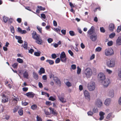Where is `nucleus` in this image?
Listing matches in <instances>:
<instances>
[{"label": "nucleus", "instance_id": "1", "mask_svg": "<svg viewBox=\"0 0 121 121\" xmlns=\"http://www.w3.org/2000/svg\"><path fill=\"white\" fill-rule=\"evenodd\" d=\"M32 37L35 40V42L39 44H41L43 43V40L39 35L37 34L36 32L34 31L32 34Z\"/></svg>", "mask_w": 121, "mask_h": 121}, {"label": "nucleus", "instance_id": "2", "mask_svg": "<svg viewBox=\"0 0 121 121\" xmlns=\"http://www.w3.org/2000/svg\"><path fill=\"white\" fill-rule=\"evenodd\" d=\"M105 55L106 56H110L114 54L113 50L111 48L106 49L105 51Z\"/></svg>", "mask_w": 121, "mask_h": 121}, {"label": "nucleus", "instance_id": "3", "mask_svg": "<svg viewBox=\"0 0 121 121\" xmlns=\"http://www.w3.org/2000/svg\"><path fill=\"white\" fill-rule=\"evenodd\" d=\"M87 88L90 91L94 90L95 89V83L93 82H91L88 84Z\"/></svg>", "mask_w": 121, "mask_h": 121}, {"label": "nucleus", "instance_id": "4", "mask_svg": "<svg viewBox=\"0 0 121 121\" xmlns=\"http://www.w3.org/2000/svg\"><path fill=\"white\" fill-rule=\"evenodd\" d=\"M85 73L87 78H90L92 74L91 69L89 68H87L85 70Z\"/></svg>", "mask_w": 121, "mask_h": 121}, {"label": "nucleus", "instance_id": "5", "mask_svg": "<svg viewBox=\"0 0 121 121\" xmlns=\"http://www.w3.org/2000/svg\"><path fill=\"white\" fill-rule=\"evenodd\" d=\"M60 60L63 62H65L66 61V56L65 52H63L60 55Z\"/></svg>", "mask_w": 121, "mask_h": 121}, {"label": "nucleus", "instance_id": "6", "mask_svg": "<svg viewBox=\"0 0 121 121\" xmlns=\"http://www.w3.org/2000/svg\"><path fill=\"white\" fill-rule=\"evenodd\" d=\"M101 82L103 85L105 87H107L110 83V81L109 79L106 78L102 81Z\"/></svg>", "mask_w": 121, "mask_h": 121}, {"label": "nucleus", "instance_id": "7", "mask_svg": "<svg viewBox=\"0 0 121 121\" xmlns=\"http://www.w3.org/2000/svg\"><path fill=\"white\" fill-rule=\"evenodd\" d=\"M115 63V61L111 59L107 62V66L109 67H112L114 66Z\"/></svg>", "mask_w": 121, "mask_h": 121}, {"label": "nucleus", "instance_id": "8", "mask_svg": "<svg viewBox=\"0 0 121 121\" xmlns=\"http://www.w3.org/2000/svg\"><path fill=\"white\" fill-rule=\"evenodd\" d=\"M84 96L86 99H88L89 100H90V95L89 93L88 92L85 90L84 92Z\"/></svg>", "mask_w": 121, "mask_h": 121}, {"label": "nucleus", "instance_id": "9", "mask_svg": "<svg viewBox=\"0 0 121 121\" xmlns=\"http://www.w3.org/2000/svg\"><path fill=\"white\" fill-rule=\"evenodd\" d=\"M98 77L102 81L106 79L105 75L102 73H100L98 75Z\"/></svg>", "mask_w": 121, "mask_h": 121}, {"label": "nucleus", "instance_id": "10", "mask_svg": "<svg viewBox=\"0 0 121 121\" xmlns=\"http://www.w3.org/2000/svg\"><path fill=\"white\" fill-rule=\"evenodd\" d=\"M91 39L93 41H95L97 39V36L96 34H93L90 35Z\"/></svg>", "mask_w": 121, "mask_h": 121}, {"label": "nucleus", "instance_id": "11", "mask_svg": "<svg viewBox=\"0 0 121 121\" xmlns=\"http://www.w3.org/2000/svg\"><path fill=\"white\" fill-rule=\"evenodd\" d=\"M53 79L56 83L60 86L61 85V82L60 79L57 77H54Z\"/></svg>", "mask_w": 121, "mask_h": 121}, {"label": "nucleus", "instance_id": "12", "mask_svg": "<svg viewBox=\"0 0 121 121\" xmlns=\"http://www.w3.org/2000/svg\"><path fill=\"white\" fill-rule=\"evenodd\" d=\"M95 103L96 105L98 107H101L102 104L101 101L99 99H97Z\"/></svg>", "mask_w": 121, "mask_h": 121}, {"label": "nucleus", "instance_id": "13", "mask_svg": "<svg viewBox=\"0 0 121 121\" xmlns=\"http://www.w3.org/2000/svg\"><path fill=\"white\" fill-rule=\"evenodd\" d=\"M25 95L28 97L33 98L35 94L33 92H29L26 93Z\"/></svg>", "mask_w": 121, "mask_h": 121}, {"label": "nucleus", "instance_id": "14", "mask_svg": "<svg viewBox=\"0 0 121 121\" xmlns=\"http://www.w3.org/2000/svg\"><path fill=\"white\" fill-rule=\"evenodd\" d=\"M49 109L52 114L54 115H57V112L54 109V108H52L51 107H50L49 108Z\"/></svg>", "mask_w": 121, "mask_h": 121}, {"label": "nucleus", "instance_id": "15", "mask_svg": "<svg viewBox=\"0 0 121 121\" xmlns=\"http://www.w3.org/2000/svg\"><path fill=\"white\" fill-rule=\"evenodd\" d=\"M94 31V27L93 26H92L90 29L88 30L87 32L88 34H89L90 35L93 33Z\"/></svg>", "mask_w": 121, "mask_h": 121}, {"label": "nucleus", "instance_id": "16", "mask_svg": "<svg viewBox=\"0 0 121 121\" xmlns=\"http://www.w3.org/2000/svg\"><path fill=\"white\" fill-rule=\"evenodd\" d=\"M116 44L117 45H121V36L118 37L116 41Z\"/></svg>", "mask_w": 121, "mask_h": 121}, {"label": "nucleus", "instance_id": "17", "mask_svg": "<svg viewBox=\"0 0 121 121\" xmlns=\"http://www.w3.org/2000/svg\"><path fill=\"white\" fill-rule=\"evenodd\" d=\"M105 113L102 112H100L99 113V115L100 117L99 118V120H101L103 119L104 118V116Z\"/></svg>", "mask_w": 121, "mask_h": 121}, {"label": "nucleus", "instance_id": "18", "mask_svg": "<svg viewBox=\"0 0 121 121\" xmlns=\"http://www.w3.org/2000/svg\"><path fill=\"white\" fill-rule=\"evenodd\" d=\"M45 73V70L44 68L42 67L40 69L39 72V73L40 75L44 73Z\"/></svg>", "mask_w": 121, "mask_h": 121}, {"label": "nucleus", "instance_id": "19", "mask_svg": "<svg viewBox=\"0 0 121 121\" xmlns=\"http://www.w3.org/2000/svg\"><path fill=\"white\" fill-rule=\"evenodd\" d=\"M114 28V25L113 24L111 23L109 25V29L110 30L112 31Z\"/></svg>", "mask_w": 121, "mask_h": 121}, {"label": "nucleus", "instance_id": "20", "mask_svg": "<svg viewBox=\"0 0 121 121\" xmlns=\"http://www.w3.org/2000/svg\"><path fill=\"white\" fill-rule=\"evenodd\" d=\"M110 99L109 98L107 99L104 102L106 106L109 105V104H110Z\"/></svg>", "mask_w": 121, "mask_h": 121}, {"label": "nucleus", "instance_id": "21", "mask_svg": "<svg viewBox=\"0 0 121 121\" xmlns=\"http://www.w3.org/2000/svg\"><path fill=\"white\" fill-rule=\"evenodd\" d=\"M58 98L61 101L62 103H64L66 102V99L60 96Z\"/></svg>", "mask_w": 121, "mask_h": 121}, {"label": "nucleus", "instance_id": "22", "mask_svg": "<svg viewBox=\"0 0 121 121\" xmlns=\"http://www.w3.org/2000/svg\"><path fill=\"white\" fill-rule=\"evenodd\" d=\"M68 80L67 79H65L64 80V82L65 83L66 85L68 87H70L71 86V83L69 82H67V81Z\"/></svg>", "mask_w": 121, "mask_h": 121}, {"label": "nucleus", "instance_id": "23", "mask_svg": "<svg viewBox=\"0 0 121 121\" xmlns=\"http://www.w3.org/2000/svg\"><path fill=\"white\" fill-rule=\"evenodd\" d=\"M23 75L24 78L27 79H28V77L29 75L28 73L26 71H25L24 73H23Z\"/></svg>", "mask_w": 121, "mask_h": 121}, {"label": "nucleus", "instance_id": "24", "mask_svg": "<svg viewBox=\"0 0 121 121\" xmlns=\"http://www.w3.org/2000/svg\"><path fill=\"white\" fill-rule=\"evenodd\" d=\"M108 95L109 96L111 97H113L114 95L113 90H110V91L109 92Z\"/></svg>", "mask_w": 121, "mask_h": 121}, {"label": "nucleus", "instance_id": "25", "mask_svg": "<svg viewBox=\"0 0 121 121\" xmlns=\"http://www.w3.org/2000/svg\"><path fill=\"white\" fill-rule=\"evenodd\" d=\"M46 61V62L48 63L50 65H52L54 63V62L53 60H47Z\"/></svg>", "mask_w": 121, "mask_h": 121}, {"label": "nucleus", "instance_id": "26", "mask_svg": "<svg viewBox=\"0 0 121 121\" xmlns=\"http://www.w3.org/2000/svg\"><path fill=\"white\" fill-rule=\"evenodd\" d=\"M69 4L71 8H76L77 6L74 4H73L71 2H69Z\"/></svg>", "mask_w": 121, "mask_h": 121}, {"label": "nucleus", "instance_id": "27", "mask_svg": "<svg viewBox=\"0 0 121 121\" xmlns=\"http://www.w3.org/2000/svg\"><path fill=\"white\" fill-rule=\"evenodd\" d=\"M33 77L34 78L36 79H38V74L35 72L33 73Z\"/></svg>", "mask_w": 121, "mask_h": 121}, {"label": "nucleus", "instance_id": "28", "mask_svg": "<svg viewBox=\"0 0 121 121\" xmlns=\"http://www.w3.org/2000/svg\"><path fill=\"white\" fill-rule=\"evenodd\" d=\"M37 7L40 11H44L46 9L44 7H43L41 6H38Z\"/></svg>", "mask_w": 121, "mask_h": 121}, {"label": "nucleus", "instance_id": "29", "mask_svg": "<svg viewBox=\"0 0 121 121\" xmlns=\"http://www.w3.org/2000/svg\"><path fill=\"white\" fill-rule=\"evenodd\" d=\"M37 106L36 104H33L31 106V108L33 110H35L37 109Z\"/></svg>", "mask_w": 121, "mask_h": 121}, {"label": "nucleus", "instance_id": "30", "mask_svg": "<svg viewBox=\"0 0 121 121\" xmlns=\"http://www.w3.org/2000/svg\"><path fill=\"white\" fill-rule=\"evenodd\" d=\"M8 98H3L2 100V102L5 103L8 101Z\"/></svg>", "mask_w": 121, "mask_h": 121}, {"label": "nucleus", "instance_id": "31", "mask_svg": "<svg viewBox=\"0 0 121 121\" xmlns=\"http://www.w3.org/2000/svg\"><path fill=\"white\" fill-rule=\"evenodd\" d=\"M3 20L4 22L5 23H6L9 19L8 17H3Z\"/></svg>", "mask_w": 121, "mask_h": 121}, {"label": "nucleus", "instance_id": "32", "mask_svg": "<svg viewBox=\"0 0 121 121\" xmlns=\"http://www.w3.org/2000/svg\"><path fill=\"white\" fill-rule=\"evenodd\" d=\"M17 61L19 63H23V60L20 58H18L17 59Z\"/></svg>", "mask_w": 121, "mask_h": 121}, {"label": "nucleus", "instance_id": "33", "mask_svg": "<svg viewBox=\"0 0 121 121\" xmlns=\"http://www.w3.org/2000/svg\"><path fill=\"white\" fill-rule=\"evenodd\" d=\"M115 36V34L114 33H112L109 35V38H113Z\"/></svg>", "mask_w": 121, "mask_h": 121}, {"label": "nucleus", "instance_id": "34", "mask_svg": "<svg viewBox=\"0 0 121 121\" xmlns=\"http://www.w3.org/2000/svg\"><path fill=\"white\" fill-rule=\"evenodd\" d=\"M77 73L79 74L81 71V69L80 68L79 66H78L77 67Z\"/></svg>", "mask_w": 121, "mask_h": 121}, {"label": "nucleus", "instance_id": "35", "mask_svg": "<svg viewBox=\"0 0 121 121\" xmlns=\"http://www.w3.org/2000/svg\"><path fill=\"white\" fill-rule=\"evenodd\" d=\"M18 113L20 116L22 115L23 113V111L22 109H20L18 111Z\"/></svg>", "mask_w": 121, "mask_h": 121}, {"label": "nucleus", "instance_id": "36", "mask_svg": "<svg viewBox=\"0 0 121 121\" xmlns=\"http://www.w3.org/2000/svg\"><path fill=\"white\" fill-rule=\"evenodd\" d=\"M27 43L26 42H25L24 43L23 46V48L25 49H27Z\"/></svg>", "mask_w": 121, "mask_h": 121}, {"label": "nucleus", "instance_id": "37", "mask_svg": "<svg viewBox=\"0 0 121 121\" xmlns=\"http://www.w3.org/2000/svg\"><path fill=\"white\" fill-rule=\"evenodd\" d=\"M92 112L93 113H95L98 112V109L97 108H94L92 110Z\"/></svg>", "mask_w": 121, "mask_h": 121}, {"label": "nucleus", "instance_id": "38", "mask_svg": "<svg viewBox=\"0 0 121 121\" xmlns=\"http://www.w3.org/2000/svg\"><path fill=\"white\" fill-rule=\"evenodd\" d=\"M37 29L40 33H42V28L41 27H40L39 26H38L37 27Z\"/></svg>", "mask_w": 121, "mask_h": 121}, {"label": "nucleus", "instance_id": "39", "mask_svg": "<svg viewBox=\"0 0 121 121\" xmlns=\"http://www.w3.org/2000/svg\"><path fill=\"white\" fill-rule=\"evenodd\" d=\"M113 44V42L112 41L108 42L107 43V45L108 46H112Z\"/></svg>", "mask_w": 121, "mask_h": 121}, {"label": "nucleus", "instance_id": "40", "mask_svg": "<svg viewBox=\"0 0 121 121\" xmlns=\"http://www.w3.org/2000/svg\"><path fill=\"white\" fill-rule=\"evenodd\" d=\"M10 31L11 32L13 33H14V29L13 26H11Z\"/></svg>", "mask_w": 121, "mask_h": 121}, {"label": "nucleus", "instance_id": "41", "mask_svg": "<svg viewBox=\"0 0 121 121\" xmlns=\"http://www.w3.org/2000/svg\"><path fill=\"white\" fill-rule=\"evenodd\" d=\"M49 76L50 78H53L54 77V75L52 74L51 72L49 73Z\"/></svg>", "mask_w": 121, "mask_h": 121}, {"label": "nucleus", "instance_id": "42", "mask_svg": "<svg viewBox=\"0 0 121 121\" xmlns=\"http://www.w3.org/2000/svg\"><path fill=\"white\" fill-rule=\"evenodd\" d=\"M34 55L36 56H39L40 55V53L39 52H35L34 53Z\"/></svg>", "mask_w": 121, "mask_h": 121}, {"label": "nucleus", "instance_id": "43", "mask_svg": "<svg viewBox=\"0 0 121 121\" xmlns=\"http://www.w3.org/2000/svg\"><path fill=\"white\" fill-rule=\"evenodd\" d=\"M112 114V113H110L108 115H107V117L106 119H107L108 120H109L110 119V117L111 116V115Z\"/></svg>", "mask_w": 121, "mask_h": 121}, {"label": "nucleus", "instance_id": "44", "mask_svg": "<svg viewBox=\"0 0 121 121\" xmlns=\"http://www.w3.org/2000/svg\"><path fill=\"white\" fill-rule=\"evenodd\" d=\"M18 65V64L17 63H15L12 65V66L14 68H17Z\"/></svg>", "mask_w": 121, "mask_h": 121}, {"label": "nucleus", "instance_id": "45", "mask_svg": "<svg viewBox=\"0 0 121 121\" xmlns=\"http://www.w3.org/2000/svg\"><path fill=\"white\" fill-rule=\"evenodd\" d=\"M69 33L70 35L71 36H73L75 35L74 32L73 31H69Z\"/></svg>", "mask_w": 121, "mask_h": 121}, {"label": "nucleus", "instance_id": "46", "mask_svg": "<svg viewBox=\"0 0 121 121\" xmlns=\"http://www.w3.org/2000/svg\"><path fill=\"white\" fill-rule=\"evenodd\" d=\"M37 121H42V119L40 117L37 116L36 117Z\"/></svg>", "mask_w": 121, "mask_h": 121}, {"label": "nucleus", "instance_id": "47", "mask_svg": "<svg viewBox=\"0 0 121 121\" xmlns=\"http://www.w3.org/2000/svg\"><path fill=\"white\" fill-rule=\"evenodd\" d=\"M100 31L102 33H104L105 32V30L104 28L103 27H101L100 28Z\"/></svg>", "mask_w": 121, "mask_h": 121}, {"label": "nucleus", "instance_id": "48", "mask_svg": "<svg viewBox=\"0 0 121 121\" xmlns=\"http://www.w3.org/2000/svg\"><path fill=\"white\" fill-rule=\"evenodd\" d=\"M55 31L58 32H60V27L59 28H55Z\"/></svg>", "mask_w": 121, "mask_h": 121}, {"label": "nucleus", "instance_id": "49", "mask_svg": "<svg viewBox=\"0 0 121 121\" xmlns=\"http://www.w3.org/2000/svg\"><path fill=\"white\" fill-rule=\"evenodd\" d=\"M49 100H51L52 101H54L56 100V99L52 96H50L49 98Z\"/></svg>", "mask_w": 121, "mask_h": 121}, {"label": "nucleus", "instance_id": "50", "mask_svg": "<svg viewBox=\"0 0 121 121\" xmlns=\"http://www.w3.org/2000/svg\"><path fill=\"white\" fill-rule=\"evenodd\" d=\"M101 50V48L100 47H98L97 48L95 49L96 51L100 52Z\"/></svg>", "mask_w": 121, "mask_h": 121}, {"label": "nucleus", "instance_id": "51", "mask_svg": "<svg viewBox=\"0 0 121 121\" xmlns=\"http://www.w3.org/2000/svg\"><path fill=\"white\" fill-rule=\"evenodd\" d=\"M71 67L72 69L74 70L76 69V65L75 64H73L71 65Z\"/></svg>", "mask_w": 121, "mask_h": 121}, {"label": "nucleus", "instance_id": "52", "mask_svg": "<svg viewBox=\"0 0 121 121\" xmlns=\"http://www.w3.org/2000/svg\"><path fill=\"white\" fill-rule=\"evenodd\" d=\"M121 30V25L118 27L117 29V32H119Z\"/></svg>", "mask_w": 121, "mask_h": 121}, {"label": "nucleus", "instance_id": "53", "mask_svg": "<svg viewBox=\"0 0 121 121\" xmlns=\"http://www.w3.org/2000/svg\"><path fill=\"white\" fill-rule=\"evenodd\" d=\"M93 112H92L91 111H90L87 112V114L88 116H91L93 115Z\"/></svg>", "mask_w": 121, "mask_h": 121}, {"label": "nucleus", "instance_id": "54", "mask_svg": "<svg viewBox=\"0 0 121 121\" xmlns=\"http://www.w3.org/2000/svg\"><path fill=\"white\" fill-rule=\"evenodd\" d=\"M47 40L48 42L50 43H51L53 41V39L51 38H48Z\"/></svg>", "mask_w": 121, "mask_h": 121}, {"label": "nucleus", "instance_id": "55", "mask_svg": "<svg viewBox=\"0 0 121 121\" xmlns=\"http://www.w3.org/2000/svg\"><path fill=\"white\" fill-rule=\"evenodd\" d=\"M45 114L47 115H49L50 114V113L48 111H46L45 110L44 111Z\"/></svg>", "mask_w": 121, "mask_h": 121}, {"label": "nucleus", "instance_id": "56", "mask_svg": "<svg viewBox=\"0 0 121 121\" xmlns=\"http://www.w3.org/2000/svg\"><path fill=\"white\" fill-rule=\"evenodd\" d=\"M51 56H52V58L53 59H54L56 58L57 57L56 55L55 54H52V55Z\"/></svg>", "mask_w": 121, "mask_h": 121}, {"label": "nucleus", "instance_id": "57", "mask_svg": "<svg viewBox=\"0 0 121 121\" xmlns=\"http://www.w3.org/2000/svg\"><path fill=\"white\" fill-rule=\"evenodd\" d=\"M118 76L119 77L121 78V68L120 69L118 73Z\"/></svg>", "mask_w": 121, "mask_h": 121}, {"label": "nucleus", "instance_id": "58", "mask_svg": "<svg viewBox=\"0 0 121 121\" xmlns=\"http://www.w3.org/2000/svg\"><path fill=\"white\" fill-rule=\"evenodd\" d=\"M41 17L44 19L46 18V16L45 15L44 13H42L41 14Z\"/></svg>", "mask_w": 121, "mask_h": 121}, {"label": "nucleus", "instance_id": "59", "mask_svg": "<svg viewBox=\"0 0 121 121\" xmlns=\"http://www.w3.org/2000/svg\"><path fill=\"white\" fill-rule=\"evenodd\" d=\"M60 61V59L59 58H58L55 60V63H59Z\"/></svg>", "mask_w": 121, "mask_h": 121}, {"label": "nucleus", "instance_id": "60", "mask_svg": "<svg viewBox=\"0 0 121 121\" xmlns=\"http://www.w3.org/2000/svg\"><path fill=\"white\" fill-rule=\"evenodd\" d=\"M106 71L109 74H111L112 72V70H111L109 69H106Z\"/></svg>", "mask_w": 121, "mask_h": 121}, {"label": "nucleus", "instance_id": "61", "mask_svg": "<svg viewBox=\"0 0 121 121\" xmlns=\"http://www.w3.org/2000/svg\"><path fill=\"white\" fill-rule=\"evenodd\" d=\"M61 32L64 35H65L66 33V30H61Z\"/></svg>", "mask_w": 121, "mask_h": 121}, {"label": "nucleus", "instance_id": "62", "mask_svg": "<svg viewBox=\"0 0 121 121\" xmlns=\"http://www.w3.org/2000/svg\"><path fill=\"white\" fill-rule=\"evenodd\" d=\"M68 52L70 54V55L71 56H73V53L70 50H69L68 51Z\"/></svg>", "mask_w": 121, "mask_h": 121}, {"label": "nucleus", "instance_id": "63", "mask_svg": "<svg viewBox=\"0 0 121 121\" xmlns=\"http://www.w3.org/2000/svg\"><path fill=\"white\" fill-rule=\"evenodd\" d=\"M46 104L48 105H50L52 104L51 102L47 101L46 103Z\"/></svg>", "mask_w": 121, "mask_h": 121}, {"label": "nucleus", "instance_id": "64", "mask_svg": "<svg viewBox=\"0 0 121 121\" xmlns=\"http://www.w3.org/2000/svg\"><path fill=\"white\" fill-rule=\"evenodd\" d=\"M34 52V50L32 49H30L29 51V52L31 54H32Z\"/></svg>", "mask_w": 121, "mask_h": 121}]
</instances>
